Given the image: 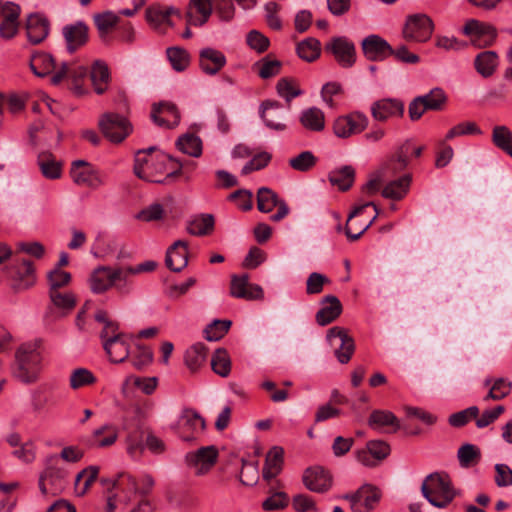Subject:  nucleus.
<instances>
[{"label": "nucleus", "instance_id": "nucleus-47", "mask_svg": "<svg viewBox=\"0 0 512 512\" xmlns=\"http://www.w3.org/2000/svg\"><path fill=\"white\" fill-rule=\"evenodd\" d=\"M129 270H131V266H119L114 268V273H120V275L116 277L113 276L112 287H114L120 295H129L133 291V283L130 280V276L135 274Z\"/></svg>", "mask_w": 512, "mask_h": 512}, {"label": "nucleus", "instance_id": "nucleus-54", "mask_svg": "<svg viewBox=\"0 0 512 512\" xmlns=\"http://www.w3.org/2000/svg\"><path fill=\"white\" fill-rule=\"evenodd\" d=\"M279 202L280 199L278 198V195L270 188L261 187L257 191V208L260 212H271Z\"/></svg>", "mask_w": 512, "mask_h": 512}, {"label": "nucleus", "instance_id": "nucleus-60", "mask_svg": "<svg viewBox=\"0 0 512 512\" xmlns=\"http://www.w3.org/2000/svg\"><path fill=\"white\" fill-rule=\"evenodd\" d=\"M479 415V408L477 406H470L464 410L453 413L448 418V423L452 427L460 428L465 426L471 419L477 418Z\"/></svg>", "mask_w": 512, "mask_h": 512}, {"label": "nucleus", "instance_id": "nucleus-12", "mask_svg": "<svg viewBox=\"0 0 512 512\" xmlns=\"http://www.w3.org/2000/svg\"><path fill=\"white\" fill-rule=\"evenodd\" d=\"M325 51L331 53L343 68H351L356 62L355 45L344 36L333 37L326 43Z\"/></svg>", "mask_w": 512, "mask_h": 512}, {"label": "nucleus", "instance_id": "nucleus-31", "mask_svg": "<svg viewBox=\"0 0 512 512\" xmlns=\"http://www.w3.org/2000/svg\"><path fill=\"white\" fill-rule=\"evenodd\" d=\"M118 438V430L112 424H104L95 429L87 438L86 443L90 447L105 448L112 446Z\"/></svg>", "mask_w": 512, "mask_h": 512}, {"label": "nucleus", "instance_id": "nucleus-17", "mask_svg": "<svg viewBox=\"0 0 512 512\" xmlns=\"http://www.w3.org/2000/svg\"><path fill=\"white\" fill-rule=\"evenodd\" d=\"M62 35L65 40L68 53L73 54L89 40V27L83 21L67 24L62 28Z\"/></svg>", "mask_w": 512, "mask_h": 512}, {"label": "nucleus", "instance_id": "nucleus-6", "mask_svg": "<svg viewBox=\"0 0 512 512\" xmlns=\"http://www.w3.org/2000/svg\"><path fill=\"white\" fill-rule=\"evenodd\" d=\"M88 76V69L76 63L62 62L58 70L51 76L53 85L60 84L64 79H69L71 89L76 95H83L86 92L84 83Z\"/></svg>", "mask_w": 512, "mask_h": 512}, {"label": "nucleus", "instance_id": "nucleus-24", "mask_svg": "<svg viewBox=\"0 0 512 512\" xmlns=\"http://www.w3.org/2000/svg\"><path fill=\"white\" fill-rule=\"evenodd\" d=\"M411 149V141L406 140L379 170L386 179L405 170L408 165V155Z\"/></svg>", "mask_w": 512, "mask_h": 512}, {"label": "nucleus", "instance_id": "nucleus-62", "mask_svg": "<svg viewBox=\"0 0 512 512\" xmlns=\"http://www.w3.org/2000/svg\"><path fill=\"white\" fill-rule=\"evenodd\" d=\"M232 322H210L203 330L207 341H218L229 331Z\"/></svg>", "mask_w": 512, "mask_h": 512}, {"label": "nucleus", "instance_id": "nucleus-42", "mask_svg": "<svg viewBox=\"0 0 512 512\" xmlns=\"http://www.w3.org/2000/svg\"><path fill=\"white\" fill-rule=\"evenodd\" d=\"M342 313L340 300L333 295H327L321 300V308L316 313L315 320H336Z\"/></svg>", "mask_w": 512, "mask_h": 512}, {"label": "nucleus", "instance_id": "nucleus-16", "mask_svg": "<svg viewBox=\"0 0 512 512\" xmlns=\"http://www.w3.org/2000/svg\"><path fill=\"white\" fill-rule=\"evenodd\" d=\"M217 458V448L214 445H210L187 453L185 456V461L188 466L195 467L197 469L196 474L203 475L207 473L216 463Z\"/></svg>", "mask_w": 512, "mask_h": 512}, {"label": "nucleus", "instance_id": "nucleus-21", "mask_svg": "<svg viewBox=\"0 0 512 512\" xmlns=\"http://www.w3.org/2000/svg\"><path fill=\"white\" fill-rule=\"evenodd\" d=\"M225 54L212 47H205L199 51V67L203 73L214 76L226 65Z\"/></svg>", "mask_w": 512, "mask_h": 512}, {"label": "nucleus", "instance_id": "nucleus-36", "mask_svg": "<svg viewBox=\"0 0 512 512\" xmlns=\"http://www.w3.org/2000/svg\"><path fill=\"white\" fill-rule=\"evenodd\" d=\"M498 60V54L495 51H483L475 57L474 67L483 78H489L495 73Z\"/></svg>", "mask_w": 512, "mask_h": 512}, {"label": "nucleus", "instance_id": "nucleus-34", "mask_svg": "<svg viewBox=\"0 0 512 512\" xmlns=\"http://www.w3.org/2000/svg\"><path fill=\"white\" fill-rule=\"evenodd\" d=\"M328 180L331 185L337 186L340 191L345 192L353 186L355 169L351 165L335 168L329 172Z\"/></svg>", "mask_w": 512, "mask_h": 512}, {"label": "nucleus", "instance_id": "nucleus-11", "mask_svg": "<svg viewBox=\"0 0 512 512\" xmlns=\"http://www.w3.org/2000/svg\"><path fill=\"white\" fill-rule=\"evenodd\" d=\"M6 271L12 280L11 287L15 291L28 289L34 284V267L30 260L15 259Z\"/></svg>", "mask_w": 512, "mask_h": 512}, {"label": "nucleus", "instance_id": "nucleus-8", "mask_svg": "<svg viewBox=\"0 0 512 512\" xmlns=\"http://www.w3.org/2000/svg\"><path fill=\"white\" fill-rule=\"evenodd\" d=\"M433 21L426 14L409 15L403 28L406 41L426 42L433 33Z\"/></svg>", "mask_w": 512, "mask_h": 512}, {"label": "nucleus", "instance_id": "nucleus-26", "mask_svg": "<svg viewBox=\"0 0 512 512\" xmlns=\"http://www.w3.org/2000/svg\"><path fill=\"white\" fill-rule=\"evenodd\" d=\"M52 307L48 317L65 318L76 306V299L70 292H49Z\"/></svg>", "mask_w": 512, "mask_h": 512}, {"label": "nucleus", "instance_id": "nucleus-38", "mask_svg": "<svg viewBox=\"0 0 512 512\" xmlns=\"http://www.w3.org/2000/svg\"><path fill=\"white\" fill-rule=\"evenodd\" d=\"M206 359L207 348L201 342L191 345L184 355V363L191 373L197 372L204 365Z\"/></svg>", "mask_w": 512, "mask_h": 512}, {"label": "nucleus", "instance_id": "nucleus-19", "mask_svg": "<svg viewBox=\"0 0 512 512\" xmlns=\"http://www.w3.org/2000/svg\"><path fill=\"white\" fill-rule=\"evenodd\" d=\"M362 51L369 61H383L392 56L393 48L382 37L372 34L363 39Z\"/></svg>", "mask_w": 512, "mask_h": 512}, {"label": "nucleus", "instance_id": "nucleus-48", "mask_svg": "<svg viewBox=\"0 0 512 512\" xmlns=\"http://www.w3.org/2000/svg\"><path fill=\"white\" fill-rule=\"evenodd\" d=\"M457 458L462 468H470L481 460V450L474 444L465 443L459 447Z\"/></svg>", "mask_w": 512, "mask_h": 512}, {"label": "nucleus", "instance_id": "nucleus-56", "mask_svg": "<svg viewBox=\"0 0 512 512\" xmlns=\"http://www.w3.org/2000/svg\"><path fill=\"white\" fill-rule=\"evenodd\" d=\"M180 420L183 426L192 430L193 434L201 433L206 428L204 418L197 411L190 408L182 411Z\"/></svg>", "mask_w": 512, "mask_h": 512}, {"label": "nucleus", "instance_id": "nucleus-57", "mask_svg": "<svg viewBox=\"0 0 512 512\" xmlns=\"http://www.w3.org/2000/svg\"><path fill=\"white\" fill-rule=\"evenodd\" d=\"M420 96L424 102V107H427L429 111H441L447 102L445 92L438 87Z\"/></svg>", "mask_w": 512, "mask_h": 512}, {"label": "nucleus", "instance_id": "nucleus-41", "mask_svg": "<svg viewBox=\"0 0 512 512\" xmlns=\"http://www.w3.org/2000/svg\"><path fill=\"white\" fill-rule=\"evenodd\" d=\"M58 456L51 455L48 458V464L43 472V476L47 479V483L53 486V493L63 489V482L66 477V471L57 466Z\"/></svg>", "mask_w": 512, "mask_h": 512}, {"label": "nucleus", "instance_id": "nucleus-9", "mask_svg": "<svg viewBox=\"0 0 512 512\" xmlns=\"http://www.w3.org/2000/svg\"><path fill=\"white\" fill-rule=\"evenodd\" d=\"M70 175L74 183L91 189H97L105 183L104 177L99 170L85 160L73 161Z\"/></svg>", "mask_w": 512, "mask_h": 512}, {"label": "nucleus", "instance_id": "nucleus-37", "mask_svg": "<svg viewBox=\"0 0 512 512\" xmlns=\"http://www.w3.org/2000/svg\"><path fill=\"white\" fill-rule=\"evenodd\" d=\"M299 121L310 132H321L325 128L324 112L317 107H310L301 112Z\"/></svg>", "mask_w": 512, "mask_h": 512}, {"label": "nucleus", "instance_id": "nucleus-5", "mask_svg": "<svg viewBox=\"0 0 512 512\" xmlns=\"http://www.w3.org/2000/svg\"><path fill=\"white\" fill-rule=\"evenodd\" d=\"M98 125L102 134L112 143H121L132 132L129 120L117 113H104Z\"/></svg>", "mask_w": 512, "mask_h": 512}, {"label": "nucleus", "instance_id": "nucleus-14", "mask_svg": "<svg viewBox=\"0 0 512 512\" xmlns=\"http://www.w3.org/2000/svg\"><path fill=\"white\" fill-rule=\"evenodd\" d=\"M302 481L304 486L311 492L325 493L332 487L333 478L324 467L313 466L305 469Z\"/></svg>", "mask_w": 512, "mask_h": 512}, {"label": "nucleus", "instance_id": "nucleus-32", "mask_svg": "<svg viewBox=\"0 0 512 512\" xmlns=\"http://www.w3.org/2000/svg\"><path fill=\"white\" fill-rule=\"evenodd\" d=\"M120 273H114V268L101 266L96 268L90 276V288L94 293L100 294L112 287L113 276H119Z\"/></svg>", "mask_w": 512, "mask_h": 512}, {"label": "nucleus", "instance_id": "nucleus-22", "mask_svg": "<svg viewBox=\"0 0 512 512\" xmlns=\"http://www.w3.org/2000/svg\"><path fill=\"white\" fill-rule=\"evenodd\" d=\"M213 13V0H189L185 14L187 25L201 27Z\"/></svg>", "mask_w": 512, "mask_h": 512}, {"label": "nucleus", "instance_id": "nucleus-40", "mask_svg": "<svg viewBox=\"0 0 512 512\" xmlns=\"http://www.w3.org/2000/svg\"><path fill=\"white\" fill-rule=\"evenodd\" d=\"M37 164L42 175L47 179H58L62 174V163L50 152H42L37 157Z\"/></svg>", "mask_w": 512, "mask_h": 512}, {"label": "nucleus", "instance_id": "nucleus-20", "mask_svg": "<svg viewBox=\"0 0 512 512\" xmlns=\"http://www.w3.org/2000/svg\"><path fill=\"white\" fill-rule=\"evenodd\" d=\"M259 114L265 126L271 130L284 131V112L282 105L277 101L266 100L260 105Z\"/></svg>", "mask_w": 512, "mask_h": 512}, {"label": "nucleus", "instance_id": "nucleus-61", "mask_svg": "<svg viewBox=\"0 0 512 512\" xmlns=\"http://www.w3.org/2000/svg\"><path fill=\"white\" fill-rule=\"evenodd\" d=\"M49 292H60V288L68 285L71 281V274L61 269L54 268L47 275Z\"/></svg>", "mask_w": 512, "mask_h": 512}, {"label": "nucleus", "instance_id": "nucleus-13", "mask_svg": "<svg viewBox=\"0 0 512 512\" xmlns=\"http://www.w3.org/2000/svg\"><path fill=\"white\" fill-rule=\"evenodd\" d=\"M368 125V118L360 112L340 116L333 123V132L339 138H348L362 132Z\"/></svg>", "mask_w": 512, "mask_h": 512}, {"label": "nucleus", "instance_id": "nucleus-18", "mask_svg": "<svg viewBox=\"0 0 512 512\" xmlns=\"http://www.w3.org/2000/svg\"><path fill=\"white\" fill-rule=\"evenodd\" d=\"M151 119L159 127L172 129L180 123V113L172 102L154 103Z\"/></svg>", "mask_w": 512, "mask_h": 512}, {"label": "nucleus", "instance_id": "nucleus-43", "mask_svg": "<svg viewBox=\"0 0 512 512\" xmlns=\"http://www.w3.org/2000/svg\"><path fill=\"white\" fill-rule=\"evenodd\" d=\"M214 216L212 214H201L190 220L187 224V232L193 236H204L210 234L214 229Z\"/></svg>", "mask_w": 512, "mask_h": 512}, {"label": "nucleus", "instance_id": "nucleus-28", "mask_svg": "<svg viewBox=\"0 0 512 512\" xmlns=\"http://www.w3.org/2000/svg\"><path fill=\"white\" fill-rule=\"evenodd\" d=\"M6 14L0 23V37L5 40H11L19 31V16L21 8L14 2H6Z\"/></svg>", "mask_w": 512, "mask_h": 512}, {"label": "nucleus", "instance_id": "nucleus-29", "mask_svg": "<svg viewBox=\"0 0 512 512\" xmlns=\"http://www.w3.org/2000/svg\"><path fill=\"white\" fill-rule=\"evenodd\" d=\"M155 162V156L146 155V151L139 150L135 155L133 171L135 175L147 182L164 184L165 180H158L154 177L153 166Z\"/></svg>", "mask_w": 512, "mask_h": 512}, {"label": "nucleus", "instance_id": "nucleus-39", "mask_svg": "<svg viewBox=\"0 0 512 512\" xmlns=\"http://www.w3.org/2000/svg\"><path fill=\"white\" fill-rule=\"evenodd\" d=\"M90 80L97 94H103L110 81V72L105 62L96 60L90 70Z\"/></svg>", "mask_w": 512, "mask_h": 512}, {"label": "nucleus", "instance_id": "nucleus-15", "mask_svg": "<svg viewBox=\"0 0 512 512\" xmlns=\"http://www.w3.org/2000/svg\"><path fill=\"white\" fill-rule=\"evenodd\" d=\"M405 110L404 102L398 98H383L371 105V115L374 120L386 122L392 118H400Z\"/></svg>", "mask_w": 512, "mask_h": 512}, {"label": "nucleus", "instance_id": "nucleus-25", "mask_svg": "<svg viewBox=\"0 0 512 512\" xmlns=\"http://www.w3.org/2000/svg\"><path fill=\"white\" fill-rule=\"evenodd\" d=\"M231 295L246 300H256L263 297V289L257 284H250L247 274L234 276L230 286Z\"/></svg>", "mask_w": 512, "mask_h": 512}, {"label": "nucleus", "instance_id": "nucleus-44", "mask_svg": "<svg viewBox=\"0 0 512 512\" xmlns=\"http://www.w3.org/2000/svg\"><path fill=\"white\" fill-rule=\"evenodd\" d=\"M368 425L372 429H381L386 426L393 427V431L400 428L398 418L390 411L387 410H374L368 418Z\"/></svg>", "mask_w": 512, "mask_h": 512}, {"label": "nucleus", "instance_id": "nucleus-58", "mask_svg": "<svg viewBox=\"0 0 512 512\" xmlns=\"http://www.w3.org/2000/svg\"><path fill=\"white\" fill-rule=\"evenodd\" d=\"M212 370L221 377H227L231 371V360L225 349H217L211 359Z\"/></svg>", "mask_w": 512, "mask_h": 512}, {"label": "nucleus", "instance_id": "nucleus-4", "mask_svg": "<svg viewBox=\"0 0 512 512\" xmlns=\"http://www.w3.org/2000/svg\"><path fill=\"white\" fill-rule=\"evenodd\" d=\"M378 215L377 206L373 202H367L356 206L349 214L345 235L350 241H356L368 229Z\"/></svg>", "mask_w": 512, "mask_h": 512}, {"label": "nucleus", "instance_id": "nucleus-7", "mask_svg": "<svg viewBox=\"0 0 512 512\" xmlns=\"http://www.w3.org/2000/svg\"><path fill=\"white\" fill-rule=\"evenodd\" d=\"M381 491L372 484H363L354 493L343 495L353 512H371L381 499Z\"/></svg>", "mask_w": 512, "mask_h": 512}, {"label": "nucleus", "instance_id": "nucleus-51", "mask_svg": "<svg viewBox=\"0 0 512 512\" xmlns=\"http://www.w3.org/2000/svg\"><path fill=\"white\" fill-rule=\"evenodd\" d=\"M118 22L119 16L112 11H105L94 15V23L102 40H106L109 32L117 25Z\"/></svg>", "mask_w": 512, "mask_h": 512}, {"label": "nucleus", "instance_id": "nucleus-33", "mask_svg": "<svg viewBox=\"0 0 512 512\" xmlns=\"http://www.w3.org/2000/svg\"><path fill=\"white\" fill-rule=\"evenodd\" d=\"M30 68L32 72L38 77H45L52 72H56L57 67L54 57L46 52L37 51L31 55Z\"/></svg>", "mask_w": 512, "mask_h": 512}, {"label": "nucleus", "instance_id": "nucleus-45", "mask_svg": "<svg viewBox=\"0 0 512 512\" xmlns=\"http://www.w3.org/2000/svg\"><path fill=\"white\" fill-rule=\"evenodd\" d=\"M296 52L302 60L313 62L320 56L321 43L316 38L308 37L297 44Z\"/></svg>", "mask_w": 512, "mask_h": 512}, {"label": "nucleus", "instance_id": "nucleus-3", "mask_svg": "<svg viewBox=\"0 0 512 512\" xmlns=\"http://www.w3.org/2000/svg\"><path fill=\"white\" fill-rule=\"evenodd\" d=\"M117 322H105V326L100 333L103 340V347L114 363H121L126 360L130 353V336L129 333L118 332Z\"/></svg>", "mask_w": 512, "mask_h": 512}, {"label": "nucleus", "instance_id": "nucleus-2", "mask_svg": "<svg viewBox=\"0 0 512 512\" xmlns=\"http://www.w3.org/2000/svg\"><path fill=\"white\" fill-rule=\"evenodd\" d=\"M421 493L432 506L440 509L446 508L457 494L449 476L438 472L431 473L424 479Z\"/></svg>", "mask_w": 512, "mask_h": 512}, {"label": "nucleus", "instance_id": "nucleus-53", "mask_svg": "<svg viewBox=\"0 0 512 512\" xmlns=\"http://www.w3.org/2000/svg\"><path fill=\"white\" fill-rule=\"evenodd\" d=\"M166 54L172 68L177 72L186 70L190 64V55L184 48L169 47Z\"/></svg>", "mask_w": 512, "mask_h": 512}, {"label": "nucleus", "instance_id": "nucleus-23", "mask_svg": "<svg viewBox=\"0 0 512 512\" xmlns=\"http://www.w3.org/2000/svg\"><path fill=\"white\" fill-rule=\"evenodd\" d=\"M50 30L49 20L40 13H31L26 20V32L28 41L37 45L43 42Z\"/></svg>", "mask_w": 512, "mask_h": 512}, {"label": "nucleus", "instance_id": "nucleus-52", "mask_svg": "<svg viewBox=\"0 0 512 512\" xmlns=\"http://www.w3.org/2000/svg\"><path fill=\"white\" fill-rule=\"evenodd\" d=\"M493 144L512 157V132L507 126H495L492 131Z\"/></svg>", "mask_w": 512, "mask_h": 512}, {"label": "nucleus", "instance_id": "nucleus-46", "mask_svg": "<svg viewBox=\"0 0 512 512\" xmlns=\"http://www.w3.org/2000/svg\"><path fill=\"white\" fill-rule=\"evenodd\" d=\"M177 148L192 157H200L202 154V140L199 136L186 133L180 136L176 142Z\"/></svg>", "mask_w": 512, "mask_h": 512}, {"label": "nucleus", "instance_id": "nucleus-30", "mask_svg": "<svg viewBox=\"0 0 512 512\" xmlns=\"http://www.w3.org/2000/svg\"><path fill=\"white\" fill-rule=\"evenodd\" d=\"M172 15L181 17V12L173 6L163 8L160 4L149 6L145 13L147 22L154 28H159L164 24L172 26L173 23L170 20V16Z\"/></svg>", "mask_w": 512, "mask_h": 512}, {"label": "nucleus", "instance_id": "nucleus-59", "mask_svg": "<svg viewBox=\"0 0 512 512\" xmlns=\"http://www.w3.org/2000/svg\"><path fill=\"white\" fill-rule=\"evenodd\" d=\"M96 382V377L86 368H77L71 372L69 383L74 390L84 386L92 385Z\"/></svg>", "mask_w": 512, "mask_h": 512}, {"label": "nucleus", "instance_id": "nucleus-63", "mask_svg": "<svg viewBox=\"0 0 512 512\" xmlns=\"http://www.w3.org/2000/svg\"><path fill=\"white\" fill-rule=\"evenodd\" d=\"M246 42L257 53L265 52L270 45L269 39L257 30H252L247 34Z\"/></svg>", "mask_w": 512, "mask_h": 512}, {"label": "nucleus", "instance_id": "nucleus-50", "mask_svg": "<svg viewBox=\"0 0 512 512\" xmlns=\"http://www.w3.org/2000/svg\"><path fill=\"white\" fill-rule=\"evenodd\" d=\"M317 162L318 158L309 150L302 151L288 160L289 166L298 172H308L312 170Z\"/></svg>", "mask_w": 512, "mask_h": 512}, {"label": "nucleus", "instance_id": "nucleus-1", "mask_svg": "<svg viewBox=\"0 0 512 512\" xmlns=\"http://www.w3.org/2000/svg\"><path fill=\"white\" fill-rule=\"evenodd\" d=\"M40 339L22 343L15 351L11 365V375L25 385L36 383L42 370V353Z\"/></svg>", "mask_w": 512, "mask_h": 512}, {"label": "nucleus", "instance_id": "nucleus-10", "mask_svg": "<svg viewBox=\"0 0 512 512\" xmlns=\"http://www.w3.org/2000/svg\"><path fill=\"white\" fill-rule=\"evenodd\" d=\"M328 344L334 349L338 361L348 363L354 352V341L347 330L342 327H333L328 330L326 336Z\"/></svg>", "mask_w": 512, "mask_h": 512}, {"label": "nucleus", "instance_id": "nucleus-55", "mask_svg": "<svg viewBox=\"0 0 512 512\" xmlns=\"http://www.w3.org/2000/svg\"><path fill=\"white\" fill-rule=\"evenodd\" d=\"M482 130L480 127L473 121H463L451 129L445 135L444 141H450L456 137L468 136V135H482Z\"/></svg>", "mask_w": 512, "mask_h": 512}, {"label": "nucleus", "instance_id": "nucleus-27", "mask_svg": "<svg viewBox=\"0 0 512 512\" xmlns=\"http://www.w3.org/2000/svg\"><path fill=\"white\" fill-rule=\"evenodd\" d=\"M166 266L173 272H181L188 264V243L183 240L175 241L166 252Z\"/></svg>", "mask_w": 512, "mask_h": 512}, {"label": "nucleus", "instance_id": "nucleus-49", "mask_svg": "<svg viewBox=\"0 0 512 512\" xmlns=\"http://www.w3.org/2000/svg\"><path fill=\"white\" fill-rule=\"evenodd\" d=\"M281 66V61L266 56L255 62L252 69L257 71L260 78L269 79L280 74Z\"/></svg>", "mask_w": 512, "mask_h": 512}, {"label": "nucleus", "instance_id": "nucleus-64", "mask_svg": "<svg viewBox=\"0 0 512 512\" xmlns=\"http://www.w3.org/2000/svg\"><path fill=\"white\" fill-rule=\"evenodd\" d=\"M137 352L135 358L133 360V365L137 369H142L145 366L149 365L153 361V352L147 346L141 344L140 342L132 343Z\"/></svg>", "mask_w": 512, "mask_h": 512}, {"label": "nucleus", "instance_id": "nucleus-35", "mask_svg": "<svg viewBox=\"0 0 512 512\" xmlns=\"http://www.w3.org/2000/svg\"><path fill=\"white\" fill-rule=\"evenodd\" d=\"M412 181L410 174L389 181L382 189V196L391 200H401L409 191Z\"/></svg>", "mask_w": 512, "mask_h": 512}]
</instances>
